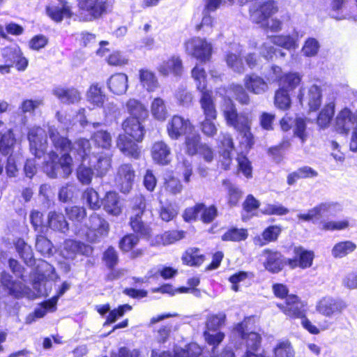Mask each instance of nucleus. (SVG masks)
Wrapping results in <instances>:
<instances>
[{"instance_id":"6","label":"nucleus","mask_w":357,"mask_h":357,"mask_svg":"<svg viewBox=\"0 0 357 357\" xmlns=\"http://www.w3.org/2000/svg\"><path fill=\"white\" fill-rule=\"evenodd\" d=\"M227 123L234 127L243 136L245 137V117L239 115L230 98L225 97L221 106Z\"/></svg>"},{"instance_id":"57","label":"nucleus","mask_w":357,"mask_h":357,"mask_svg":"<svg viewBox=\"0 0 357 357\" xmlns=\"http://www.w3.org/2000/svg\"><path fill=\"white\" fill-rule=\"evenodd\" d=\"M222 240L224 241H240L245 239V230L231 227L222 236Z\"/></svg>"},{"instance_id":"27","label":"nucleus","mask_w":357,"mask_h":357,"mask_svg":"<svg viewBox=\"0 0 357 357\" xmlns=\"http://www.w3.org/2000/svg\"><path fill=\"white\" fill-rule=\"evenodd\" d=\"M170 149L163 142H155L151 149L152 158L159 165H167L170 162Z\"/></svg>"},{"instance_id":"39","label":"nucleus","mask_w":357,"mask_h":357,"mask_svg":"<svg viewBox=\"0 0 357 357\" xmlns=\"http://www.w3.org/2000/svg\"><path fill=\"white\" fill-rule=\"evenodd\" d=\"M335 113V105L333 103L326 105L319 112L317 123L321 128H327L331 123Z\"/></svg>"},{"instance_id":"32","label":"nucleus","mask_w":357,"mask_h":357,"mask_svg":"<svg viewBox=\"0 0 357 357\" xmlns=\"http://www.w3.org/2000/svg\"><path fill=\"white\" fill-rule=\"evenodd\" d=\"M91 140L98 149H102V152L110 151L112 147V136L107 130H98L95 132Z\"/></svg>"},{"instance_id":"37","label":"nucleus","mask_w":357,"mask_h":357,"mask_svg":"<svg viewBox=\"0 0 357 357\" xmlns=\"http://www.w3.org/2000/svg\"><path fill=\"white\" fill-rule=\"evenodd\" d=\"M183 264L192 266H200L204 260V256L199 254V250L196 248H189L182 257Z\"/></svg>"},{"instance_id":"1","label":"nucleus","mask_w":357,"mask_h":357,"mask_svg":"<svg viewBox=\"0 0 357 357\" xmlns=\"http://www.w3.org/2000/svg\"><path fill=\"white\" fill-rule=\"evenodd\" d=\"M50 138L57 151L61 156L52 151L48 154L47 160L43 168L44 172L52 178H67L73 172V158L71 153L82 162L89 160L91 153L90 141L86 139H79L74 144L67 137L61 136L55 128L50 127L48 130Z\"/></svg>"},{"instance_id":"56","label":"nucleus","mask_w":357,"mask_h":357,"mask_svg":"<svg viewBox=\"0 0 357 357\" xmlns=\"http://www.w3.org/2000/svg\"><path fill=\"white\" fill-rule=\"evenodd\" d=\"M226 315L224 313H219L209 317L206 323V330L219 331L220 328L225 324Z\"/></svg>"},{"instance_id":"10","label":"nucleus","mask_w":357,"mask_h":357,"mask_svg":"<svg viewBox=\"0 0 357 357\" xmlns=\"http://www.w3.org/2000/svg\"><path fill=\"white\" fill-rule=\"evenodd\" d=\"M80 9L86 11L90 20L99 18L112 6L114 0H77Z\"/></svg>"},{"instance_id":"50","label":"nucleus","mask_w":357,"mask_h":357,"mask_svg":"<svg viewBox=\"0 0 357 357\" xmlns=\"http://www.w3.org/2000/svg\"><path fill=\"white\" fill-rule=\"evenodd\" d=\"M93 170L89 165L86 166L85 162H82L77 169V177L80 183L84 185H88L91 182Z\"/></svg>"},{"instance_id":"61","label":"nucleus","mask_w":357,"mask_h":357,"mask_svg":"<svg viewBox=\"0 0 357 357\" xmlns=\"http://www.w3.org/2000/svg\"><path fill=\"white\" fill-rule=\"evenodd\" d=\"M185 232L183 231H168L161 235L160 239L163 245H169L183 238Z\"/></svg>"},{"instance_id":"30","label":"nucleus","mask_w":357,"mask_h":357,"mask_svg":"<svg viewBox=\"0 0 357 357\" xmlns=\"http://www.w3.org/2000/svg\"><path fill=\"white\" fill-rule=\"evenodd\" d=\"M302 76L296 72L284 73L279 79V89L291 93L300 84Z\"/></svg>"},{"instance_id":"33","label":"nucleus","mask_w":357,"mask_h":357,"mask_svg":"<svg viewBox=\"0 0 357 357\" xmlns=\"http://www.w3.org/2000/svg\"><path fill=\"white\" fill-rule=\"evenodd\" d=\"M318 176V172L309 166H304L290 173L287 176L288 185H293L298 179L314 178Z\"/></svg>"},{"instance_id":"54","label":"nucleus","mask_w":357,"mask_h":357,"mask_svg":"<svg viewBox=\"0 0 357 357\" xmlns=\"http://www.w3.org/2000/svg\"><path fill=\"white\" fill-rule=\"evenodd\" d=\"M222 185L227 190L229 195V203L231 206H235L238 203L241 192L237 187L232 184L229 179L222 181Z\"/></svg>"},{"instance_id":"23","label":"nucleus","mask_w":357,"mask_h":357,"mask_svg":"<svg viewBox=\"0 0 357 357\" xmlns=\"http://www.w3.org/2000/svg\"><path fill=\"white\" fill-rule=\"evenodd\" d=\"M52 93L63 104H75L81 99L80 93L73 87L56 86L53 89Z\"/></svg>"},{"instance_id":"64","label":"nucleus","mask_w":357,"mask_h":357,"mask_svg":"<svg viewBox=\"0 0 357 357\" xmlns=\"http://www.w3.org/2000/svg\"><path fill=\"white\" fill-rule=\"evenodd\" d=\"M165 189L172 195H175L181 192L183 185L179 179L171 176L168 179H166Z\"/></svg>"},{"instance_id":"4","label":"nucleus","mask_w":357,"mask_h":357,"mask_svg":"<svg viewBox=\"0 0 357 357\" xmlns=\"http://www.w3.org/2000/svg\"><path fill=\"white\" fill-rule=\"evenodd\" d=\"M1 55L3 65H0L1 73H9L11 67L15 66L20 71H24L28 66V60L22 56L17 45H13L1 49Z\"/></svg>"},{"instance_id":"41","label":"nucleus","mask_w":357,"mask_h":357,"mask_svg":"<svg viewBox=\"0 0 357 357\" xmlns=\"http://www.w3.org/2000/svg\"><path fill=\"white\" fill-rule=\"evenodd\" d=\"M356 245L350 241H342L336 243L332 249V255L335 258H342L354 252Z\"/></svg>"},{"instance_id":"35","label":"nucleus","mask_w":357,"mask_h":357,"mask_svg":"<svg viewBox=\"0 0 357 357\" xmlns=\"http://www.w3.org/2000/svg\"><path fill=\"white\" fill-rule=\"evenodd\" d=\"M15 142L16 139L11 129L0 132V152L4 155L12 153Z\"/></svg>"},{"instance_id":"36","label":"nucleus","mask_w":357,"mask_h":357,"mask_svg":"<svg viewBox=\"0 0 357 357\" xmlns=\"http://www.w3.org/2000/svg\"><path fill=\"white\" fill-rule=\"evenodd\" d=\"M87 100L94 106L101 107L103 106L105 95L98 83L93 84L86 93Z\"/></svg>"},{"instance_id":"11","label":"nucleus","mask_w":357,"mask_h":357,"mask_svg":"<svg viewBox=\"0 0 357 357\" xmlns=\"http://www.w3.org/2000/svg\"><path fill=\"white\" fill-rule=\"evenodd\" d=\"M0 283L8 294L15 298H23L28 293V289L22 282L13 280V276L6 271H2L0 275Z\"/></svg>"},{"instance_id":"55","label":"nucleus","mask_w":357,"mask_h":357,"mask_svg":"<svg viewBox=\"0 0 357 357\" xmlns=\"http://www.w3.org/2000/svg\"><path fill=\"white\" fill-rule=\"evenodd\" d=\"M275 357H294V349L288 340L278 343L274 349Z\"/></svg>"},{"instance_id":"5","label":"nucleus","mask_w":357,"mask_h":357,"mask_svg":"<svg viewBox=\"0 0 357 357\" xmlns=\"http://www.w3.org/2000/svg\"><path fill=\"white\" fill-rule=\"evenodd\" d=\"M133 214L130 218V225L133 231L142 238H149L151 236L150 225L143 220V216L147 213L146 202L144 197L136 199L132 208Z\"/></svg>"},{"instance_id":"53","label":"nucleus","mask_w":357,"mask_h":357,"mask_svg":"<svg viewBox=\"0 0 357 357\" xmlns=\"http://www.w3.org/2000/svg\"><path fill=\"white\" fill-rule=\"evenodd\" d=\"M132 306L128 304L119 305L117 308L110 310L107 316L104 326L114 323L119 318L123 317L126 311H130Z\"/></svg>"},{"instance_id":"9","label":"nucleus","mask_w":357,"mask_h":357,"mask_svg":"<svg viewBox=\"0 0 357 357\" xmlns=\"http://www.w3.org/2000/svg\"><path fill=\"white\" fill-rule=\"evenodd\" d=\"M86 227L90 232L94 233V237L90 240L92 243L99 241L100 238L107 236L109 231L108 222L95 212L90 215Z\"/></svg>"},{"instance_id":"34","label":"nucleus","mask_w":357,"mask_h":357,"mask_svg":"<svg viewBox=\"0 0 357 357\" xmlns=\"http://www.w3.org/2000/svg\"><path fill=\"white\" fill-rule=\"evenodd\" d=\"M268 84L260 76L255 74L247 75V91L255 94H260L266 91Z\"/></svg>"},{"instance_id":"49","label":"nucleus","mask_w":357,"mask_h":357,"mask_svg":"<svg viewBox=\"0 0 357 357\" xmlns=\"http://www.w3.org/2000/svg\"><path fill=\"white\" fill-rule=\"evenodd\" d=\"M261 336L256 332H250L247 331V351L250 354L257 353L261 346Z\"/></svg>"},{"instance_id":"12","label":"nucleus","mask_w":357,"mask_h":357,"mask_svg":"<svg viewBox=\"0 0 357 357\" xmlns=\"http://www.w3.org/2000/svg\"><path fill=\"white\" fill-rule=\"evenodd\" d=\"M111 151H93L87 164L96 171L98 176H105L111 167Z\"/></svg>"},{"instance_id":"38","label":"nucleus","mask_w":357,"mask_h":357,"mask_svg":"<svg viewBox=\"0 0 357 357\" xmlns=\"http://www.w3.org/2000/svg\"><path fill=\"white\" fill-rule=\"evenodd\" d=\"M128 112L130 114V118L144 119L147 116V110L145 107L137 100L130 99L126 103Z\"/></svg>"},{"instance_id":"22","label":"nucleus","mask_w":357,"mask_h":357,"mask_svg":"<svg viewBox=\"0 0 357 357\" xmlns=\"http://www.w3.org/2000/svg\"><path fill=\"white\" fill-rule=\"evenodd\" d=\"M344 307L342 301L331 297L322 298L317 306L318 312L326 317H331L335 313L340 312Z\"/></svg>"},{"instance_id":"13","label":"nucleus","mask_w":357,"mask_h":357,"mask_svg":"<svg viewBox=\"0 0 357 357\" xmlns=\"http://www.w3.org/2000/svg\"><path fill=\"white\" fill-rule=\"evenodd\" d=\"M300 105L303 107L304 103L309 107L310 111L318 110L321 105L322 93L319 86L313 84L308 90L307 96L304 97L303 89H300L297 96Z\"/></svg>"},{"instance_id":"20","label":"nucleus","mask_w":357,"mask_h":357,"mask_svg":"<svg viewBox=\"0 0 357 357\" xmlns=\"http://www.w3.org/2000/svg\"><path fill=\"white\" fill-rule=\"evenodd\" d=\"M278 306L284 313L291 317L298 318L303 316V305L296 295L291 294L287 297L284 304Z\"/></svg>"},{"instance_id":"26","label":"nucleus","mask_w":357,"mask_h":357,"mask_svg":"<svg viewBox=\"0 0 357 357\" xmlns=\"http://www.w3.org/2000/svg\"><path fill=\"white\" fill-rule=\"evenodd\" d=\"M355 123V115L347 107L342 109L335 119L336 130L341 134H347L350 130L348 123L353 125Z\"/></svg>"},{"instance_id":"25","label":"nucleus","mask_w":357,"mask_h":357,"mask_svg":"<svg viewBox=\"0 0 357 357\" xmlns=\"http://www.w3.org/2000/svg\"><path fill=\"white\" fill-rule=\"evenodd\" d=\"M47 226L53 231L66 234L69 230V224L65 215L55 211H50L47 215Z\"/></svg>"},{"instance_id":"2","label":"nucleus","mask_w":357,"mask_h":357,"mask_svg":"<svg viewBox=\"0 0 357 357\" xmlns=\"http://www.w3.org/2000/svg\"><path fill=\"white\" fill-rule=\"evenodd\" d=\"M331 208V204L321 203L308 210L307 213L298 214L297 217L299 220L312 222L314 225H318L319 228L324 231L342 230L347 228L349 226L347 220L335 222L321 220L323 218H328L329 216Z\"/></svg>"},{"instance_id":"51","label":"nucleus","mask_w":357,"mask_h":357,"mask_svg":"<svg viewBox=\"0 0 357 357\" xmlns=\"http://www.w3.org/2000/svg\"><path fill=\"white\" fill-rule=\"evenodd\" d=\"M102 260L107 268L114 269L119 263V255L116 249L112 246L108 247L103 252Z\"/></svg>"},{"instance_id":"58","label":"nucleus","mask_w":357,"mask_h":357,"mask_svg":"<svg viewBox=\"0 0 357 357\" xmlns=\"http://www.w3.org/2000/svg\"><path fill=\"white\" fill-rule=\"evenodd\" d=\"M273 43L278 47L287 50L296 47V40L290 36H277L273 38Z\"/></svg>"},{"instance_id":"14","label":"nucleus","mask_w":357,"mask_h":357,"mask_svg":"<svg viewBox=\"0 0 357 357\" xmlns=\"http://www.w3.org/2000/svg\"><path fill=\"white\" fill-rule=\"evenodd\" d=\"M294 257L287 259V264L291 268L300 267L307 268L312 265L314 257V252L305 249L302 246H296L294 248Z\"/></svg>"},{"instance_id":"31","label":"nucleus","mask_w":357,"mask_h":357,"mask_svg":"<svg viewBox=\"0 0 357 357\" xmlns=\"http://www.w3.org/2000/svg\"><path fill=\"white\" fill-rule=\"evenodd\" d=\"M46 13L52 20L56 22H61L64 17L70 18L73 15L67 2L63 3L61 7L47 6Z\"/></svg>"},{"instance_id":"18","label":"nucleus","mask_w":357,"mask_h":357,"mask_svg":"<svg viewBox=\"0 0 357 357\" xmlns=\"http://www.w3.org/2000/svg\"><path fill=\"white\" fill-rule=\"evenodd\" d=\"M264 254L266 257L264 261L266 270L271 273H278L282 270L285 264L284 258L280 252L265 249Z\"/></svg>"},{"instance_id":"63","label":"nucleus","mask_w":357,"mask_h":357,"mask_svg":"<svg viewBox=\"0 0 357 357\" xmlns=\"http://www.w3.org/2000/svg\"><path fill=\"white\" fill-rule=\"evenodd\" d=\"M282 232V228L278 225H270L267 227L262 232L264 236L268 243L276 241Z\"/></svg>"},{"instance_id":"28","label":"nucleus","mask_w":357,"mask_h":357,"mask_svg":"<svg viewBox=\"0 0 357 357\" xmlns=\"http://www.w3.org/2000/svg\"><path fill=\"white\" fill-rule=\"evenodd\" d=\"M15 248L20 258L28 266H33L36 264L33 252L31 245L22 238H18L15 243Z\"/></svg>"},{"instance_id":"19","label":"nucleus","mask_w":357,"mask_h":357,"mask_svg":"<svg viewBox=\"0 0 357 357\" xmlns=\"http://www.w3.org/2000/svg\"><path fill=\"white\" fill-rule=\"evenodd\" d=\"M122 127L125 135L133 138L137 142H142L145 134V129L137 118H127L123 123Z\"/></svg>"},{"instance_id":"60","label":"nucleus","mask_w":357,"mask_h":357,"mask_svg":"<svg viewBox=\"0 0 357 357\" xmlns=\"http://www.w3.org/2000/svg\"><path fill=\"white\" fill-rule=\"evenodd\" d=\"M204 336L208 344L213 345L216 349V346H218L224 339L225 334L220 331H214L212 332L211 331L206 330L204 333Z\"/></svg>"},{"instance_id":"62","label":"nucleus","mask_w":357,"mask_h":357,"mask_svg":"<svg viewBox=\"0 0 357 357\" xmlns=\"http://www.w3.org/2000/svg\"><path fill=\"white\" fill-rule=\"evenodd\" d=\"M205 204L203 203L196 204L192 207L187 208L183 215V219L185 222H190L197 220L199 214L204 208Z\"/></svg>"},{"instance_id":"48","label":"nucleus","mask_w":357,"mask_h":357,"mask_svg":"<svg viewBox=\"0 0 357 357\" xmlns=\"http://www.w3.org/2000/svg\"><path fill=\"white\" fill-rule=\"evenodd\" d=\"M68 218L74 222H82L86 217V210L84 206H73L65 208Z\"/></svg>"},{"instance_id":"43","label":"nucleus","mask_w":357,"mask_h":357,"mask_svg":"<svg viewBox=\"0 0 357 357\" xmlns=\"http://www.w3.org/2000/svg\"><path fill=\"white\" fill-rule=\"evenodd\" d=\"M185 144L186 153L193 156L198 154L204 144L201 142V136L199 134H192L186 136Z\"/></svg>"},{"instance_id":"52","label":"nucleus","mask_w":357,"mask_h":357,"mask_svg":"<svg viewBox=\"0 0 357 357\" xmlns=\"http://www.w3.org/2000/svg\"><path fill=\"white\" fill-rule=\"evenodd\" d=\"M294 135L298 137L302 143H304L307 139V123L306 119L302 117H296L294 121Z\"/></svg>"},{"instance_id":"15","label":"nucleus","mask_w":357,"mask_h":357,"mask_svg":"<svg viewBox=\"0 0 357 357\" xmlns=\"http://www.w3.org/2000/svg\"><path fill=\"white\" fill-rule=\"evenodd\" d=\"M101 203L103 210L110 215L118 216L122 213L123 203L116 192H107L101 199Z\"/></svg>"},{"instance_id":"7","label":"nucleus","mask_w":357,"mask_h":357,"mask_svg":"<svg viewBox=\"0 0 357 357\" xmlns=\"http://www.w3.org/2000/svg\"><path fill=\"white\" fill-rule=\"evenodd\" d=\"M30 151L36 158H40L47 149V136L40 127H33L28 132Z\"/></svg>"},{"instance_id":"47","label":"nucleus","mask_w":357,"mask_h":357,"mask_svg":"<svg viewBox=\"0 0 357 357\" xmlns=\"http://www.w3.org/2000/svg\"><path fill=\"white\" fill-rule=\"evenodd\" d=\"M151 112L153 116L160 121H164L167 115V111L165 102L160 98H156L151 104Z\"/></svg>"},{"instance_id":"45","label":"nucleus","mask_w":357,"mask_h":357,"mask_svg":"<svg viewBox=\"0 0 357 357\" xmlns=\"http://www.w3.org/2000/svg\"><path fill=\"white\" fill-rule=\"evenodd\" d=\"M83 198L87 206L92 210H98L102 206L98 193L93 188H87L83 193Z\"/></svg>"},{"instance_id":"40","label":"nucleus","mask_w":357,"mask_h":357,"mask_svg":"<svg viewBox=\"0 0 357 357\" xmlns=\"http://www.w3.org/2000/svg\"><path fill=\"white\" fill-rule=\"evenodd\" d=\"M182 70V61L179 58L176 57H172L164 66L160 68V72L164 75L172 73L175 76H178L181 75Z\"/></svg>"},{"instance_id":"16","label":"nucleus","mask_w":357,"mask_h":357,"mask_svg":"<svg viewBox=\"0 0 357 357\" xmlns=\"http://www.w3.org/2000/svg\"><path fill=\"white\" fill-rule=\"evenodd\" d=\"M191 123L188 119L175 115L167 124L168 135L172 139H177L180 136L185 135L191 129Z\"/></svg>"},{"instance_id":"8","label":"nucleus","mask_w":357,"mask_h":357,"mask_svg":"<svg viewBox=\"0 0 357 357\" xmlns=\"http://www.w3.org/2000/svg\"><path fill=\"white\" fill-rule=\"evenodd\" d=\"M185 50L188 54L201 62H206L211 59L213 48L205 39L197 38L185 43Z\"/></svg>"},{"instance_id":"42","label":"nucleus","mask_w":357,"mask_h":357,"mask_svg":"<svg viewBox=\"0 0 357 357\" xmlns=\"http://www.w3.org/2000/svg\"><path fill=\"white\" fill-rule=\"evenodd\" d=\"M292 93L278 89L275 93L274 104L275 107L281 110L286 111L291 107Z\"/></svg>"},{"instance_id":"3","label":"nucleus","mask_w":357,"mask_h":357,"mask_svg":"<svg viewBox=\"0 0 357 357\" xmlns=\"http://www.w3.org/2000/svg\"><path fill=\"white\" fill-rule=\"evenodd\" d=\"M192 76L195 79L197 90L202 93L199 102L204 119H216L217 111L213 100L212 91L206 89V74L205 70L196 66L192 70Z\"/></svg>"},{"instance_id":"17","label":"nucleus","mask_w":357,"mask_h":357,"mask_svg":"<svg viewBox=\"0 0 357 357\" xmlns=\"http://www.w3.org/2000/svg\"><path fill=\"white\" fill-rule=\"evenodd\" d=\"M277 2L274 0H268L261 3L257 9L252 11L249 9L252 20L256 23L266 22L272 15L278 11Z\"/></svg>"},{"instance_id":"24","label":"nucleus","mask_w":357,"mask_h":357,"mask_svg":"<svg viewBox=\"0 0 357 357\" xmlns=\"http://www.w3.org/2000/svg\"><path fill=\"white\" fill-rule=\"evenodd\" d=\"M116 144L120 151L126 155L135 159L139 158L141 151L138 145L126 135H119Z\"/></svg>"},{"instance_id":"44","label":"nucleus","mask_w":357,"mask_h":357,"mask_svg":"<svg viewBox=\"0 0 357 357\" xmlns=\"http://www.w3.org/2000/svg\"><path fill=\"white\" fill-rule=\"evenodd\" d=\"M36 249L44 257L53 255V244L43 235H37L36 238Z\"/></svg>"},{"instance_id":"29","label":"nucleus","mask_w":357,"mask_h":357,"mask_svg":"<svg viewBox=\"0 0 357 357\" xmlns=\"http://www.w3.org/2000/svg\"><path fill=\"white\" fill-rule=\"evenodd\" d=\"M107 84L112 93L122 95L128 89V77L124 73H116L109 77Z\"/></svg>"},{"instance_id":"21","label":"nucleus","mask_w":357,"mask_h":357,"mask_svg":"<svg viewBox=\"0 0 357 357\" xmlns=\"http://www.w3.org/2000/svg\"><path fill=\"white\" fill-rule=\"evenodd\" d=\"M117 177L121 186V191L123 193L128 192L132 188L135 177V171L132 165L130 164L121 165L119 167Z\"/></svg>"},{"instance_id":"46","label":"nucleus","mask_w":357,"mask_h":357,"mask_svg":"<svg viewBox=\"0 0 357 357\" xmlns=\"http://www.w3.org/2000/svg\"><path fill=\"white\" fill-rule=\"evenodd\" d=\"M139 79L142 84L149 91H153L158 86V81L155 75L147 70L139 71Z\"/></svg>"},{"instance_id":"59","label":"nucleus","mask_w":357,"mask_h":357,"mask_svg":"<svg viewBox=\"0 0 357 357\" xmlns=\"http://www.w3.org/2000/svg\"><path fill=\"white\" fill-rule=\"evenodd\" d=\"M139 242V237L133 234H127L119 241V248L123 252H129Z\"/></svg>"}]
</instances>
